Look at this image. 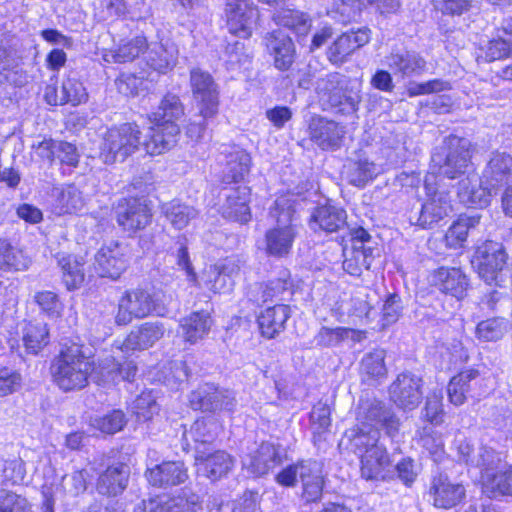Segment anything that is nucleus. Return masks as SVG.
I'll list each match as a JSON object with an SVG mask.
<instances>
[{
	"mask_svg": "<svg viewBox=\"0 0 512 512\" xmlns=\"http://www.w3.org/2000/svg\"><path fill=\"white\" fill-rule=\"evenodd\" d=\"M498 192L495 187L483 183L482 176L478 177L476 174L467 176L458 184V196L461 201L480 208L486 207L491 197Z\"/></svg>",
	"mask_w": 512,
	"mask_h": 512,
	"instance_id": "25",
	"label": "nucleus"
},
{
	"mask_svg": "<svg viewBox=\"0 0 512 512\" xmlns=\"http://www.w3.org/2000/svg\"><path fill=\"white\" fill-rule=\"evenodd\" d=\"M432 285L439 291L462 300L467 293L469 281L460 268L440 267L434 271Z\"/></svg>",
	"mask_w": 512,
	"mask_h": 512,
	"instance_id": "23",
	"label": "nucleus"
},
{
	"mask_svg": "<svg viewBox=\"0 0 512 512\" xmlns=\"http://www.w3.org/2000/svg\"><path fill=\"white\" fill-rule=\"evenodd\" d=\"M129 468L125 464L109 466L97 480V491L106 496H117L127 487Z\"/></svg>",
	"mask_w": 512,
	"mask_h": 512,
	"instance_id": "33",
	"label": "nucleus"
},
{
	"mask_svg": "<svg viewBox=\"0 0 512 512\" xmlns=\"http://www.w3.org/2000/svg\"><path fill=\"white\" fill-rule=\"evenodd\" d=\"M138 421H148L159 411V405L152 391H144L136 397L132 405Z\"/></svg>",
	"mask_w": 512,
	"mask_h": 512,
	"instance_id": "55",
	"label": "nucleus"
},
{
	"mask_svg": "<svg viewBox=\"0 0 512 512\" xmlns=\"http://www.w3.org/2000/svg\"><path fill=\"white\" fill-rule=\"evenodd\" d=\"M512 56V18H506L497 29L496 38L489 41L487 57L497 60Z\"/></svg>",
	"mask_w": 512,
	"mask_h": 512,
	"instance_id": "42",
	"label": "nucleus"
},
{
	"mask_svg": "<svg viewBox=\"0 0 512 512\" xmlns=\"http://www.w3.org/2000/svg\"><path fill=\"white\" fill-rule=\"evenodd\" d=\"M114 212L118 226L129 234L145 229L152 219L151 209L143 197L120 199Z\"/></svg>",
	"mask_w": 512,
	"mask_h": 512,
	"instance_id": "7",
	"label": "nucleus"
},
{
	"mask_svg": "<svg viewBox=\"0 0 512 512\" xmlns=\"http://www.w3.org/2000/svg\"><path fill=\"white\" fill-rule=\"evenodd\" d=\"M422 379L411 372H403L389 386L391 401L403 410L415 409L422 400Z\"/></svg>",
	"mask_w": 512,
	"mask_h": 512,
	"instance_id": "12",
	"label": "nucleus"
},
{
	"mask_svg": "<svg viewBox=\"0 0 512 512\" xmlns=\"http://www.w3.org/2000/svg\"><path fill=\"white\" fill-rule=\"evenodd\" d=\"M346 174L350 184L364 187L375 175V167L367 160L353 161L348 164Z\"/></svg>",
	"mask_w": 512,
	"mask_h": 512,
	"instance_id": "54",
	"label": "nucleus"
},
{
	"mask_svg": "<svg viewBox=\"0 0 512 512\" xmlns=\"http://www.w3.org/2000/svg\"><path fill=\"white\" fill-rule=\"evenodd\" d=\"M384 64L401 79L419 76L426 71L427 62L418 52L406 49L392 50L385 56Z\"/></svg>",
	"mask_w": 512,
	"mask_h": 512,
	"instance_id": "18",
	"label": "nucleus"
},
{
	"mask_svg": "<svg viewBox=\"0 0 512 512\" xmlns=\"http://www.w3.org/2000/svg\"><path fill=\"white\" fill-rule=\"evenodd\" d=\"M190 87L199 117L213 118L218 113L219 89L212 75L200 68L191 69Z\"/></svg>",
	"mask_w": 512,
	"mask_h": 512,
	"instance_id": "6",
	"label": "nucleus"
},
{
	"mask_svg": "<svg viewBox=\"0 0 512 512\" xmlns=\"http://www.w3.org/2000/svg\"><path fill=\"white\" fill-rule=\"evenodd\" d=\"M0 512H32L26 498L6 489H0Z\"/></svg>",
	"mask_w": 512,
	"mask_h": 512,
	"instance_id": "64",
	"label": "nucleus"
},
{
	"mask_svg": "<svg viewBox=\"0 0 512 512\" xmlns=\"http://www.w3.org/2000/svg\"><path fill=\"white\" fill-rule=\"evenodd\" d=\"M93 362L78 343L64 344L50 365L53 382L64 392L78 391L89 383Z\"/></svg>",
	"mask_w": 512,
	"mask_h": 512,
	"instance_id": "1",
	"label": "nucleus"
},
{
	"mask_svg": "<svg viewBox=\"0 0 512 512\" xmlns=\"http://www.w3.org/2000/svg\"><path fill=\"white\" fill-rule=\"evenodd\" d=\"M385 350L376 348L364 355L361 361V371L368 379H380L387 375L385 365Z\"/></svg>",
	"mask_w": 512,
	"mask_h": 512,
	"instance_id": "50",
	"label": "nucleus"
},
{
	"mask_svg": "<svg viewBox=\"0 0 512 512\" xmlns=\"http://www.w3.org/2000/svg\"><path fill=\"white\" fill-rule=\"evenodd\" d=\"M482 482L483 491L489 498L512 496V466L506 464Z\"/></svg>",
	"mask_w": 512,
	"mask_h": 512,
	"instance_id": "43",
	"label": "nucleus"
},
{
	"mask_svg": "<svg viewBox=\"0 0 512 512\" xmlns=\"http://www.w3.org/2000/svg\"><path fill=\"white\" fill-rule=\"evenodd\" d=\"M310 140L322 150H336L342 145L345 127L325 117H312L308 125Z\"/></svg>",
	"mask_w": 512,
	"mask_h": 512,
	"instance_id": "17",
	"label": "nucleus"
},
{
	"mask_svg": "<svg viewBox=\"0 0 512 512\" xmlns=\"http://www.w3.org/2000/svg\"><path fill=\"white\" fill-rule=\"evenodd\" d=\"M84 470H76L62 477L60 488L64 495L76 497L86 490Z\"/></svg>",
	"mask_w": 512,
	"mask_h": 512,
	"instance_id": "62",
	"label": "nucleus"
},
{
	"mask_svg": "<svg viewBox=\"0 0 512 512\" xmlns=\"http://www.w3.org/2000/svg\"><path fill=\"white\" fill-rule=\"evenodd\" d=\"M61 88L64 105L71 104L76 106L87 100L85 87L82 82L75 77L68 76L65 78L62 82Z\"/></svg>",
	"mask_w": 512,
	"mask_h": 512,
	"instance_id": "60",
	"label": "nucleus"
},
{
	"mask_svg": "<svg viewBox=\"0 0 512 512\" xmlns=\"http://www.w3.org/2000/svg\"><path fill=\"white\" fill-rule=\"evenodd\" d=\"M137 373V365L133 360L123 363L116 362L114 358H107L101 364V374L107 381L118 383L119 381H132Z\"/></svg>",
	"mask_w": 512,
	"mask_h": 512,
	"instance_id": "45",
	"label": "nucleus"
},
{
	"mask_svg": "<svg viewBox=\"0 0 512 512\" xmlns=\"http://www.w3.org/2000/svg\"><path fill=\"white\" fill-rule=\"evenodd\" d=\"M219 424L212 418H202L196 420L187 431L183 433V440L187 447L190 446V440L195 443L196 447L207 449L206 445H210L214 442L218 435Z\"/></svg>",
	"mask_w": 512,
	"mask_h": 512,
	"instance_id": "37",
	"label": "nucleus"
},
{
	"mask_svg": "<svg viewBox=\"0 0 512 512\" xmlns=\"http://www.w3.org/2000/svg\"><path fill=\"white\" fill-rule=\"evenodd\" d=\"M128 253L124 243L110 241L103 244L94 257L95 271L100 277L119 278L128 266Z\"/></svg>",
	"mask_w": 512,
	"mask_h": 512,
	"instance_id": "9",
	"label": "nucleus"
},
{
	"mask_svg": "<svg viewBox=\"0 0 512 512\" xmlns=\"http://www.w3.org/2000/svg\"><path fill=\"white\" fill-rule=\"evenodd\" d=\"M62 270V279L68 290L80 288L85 280L83 263L75 256H63L58 261Z\"/></svg>",
	"mask_w": 512,
	"mask_h": 512,
	"instance_id": "46",
	"label": "nucleus"
},
{
	"mask_svg": "<svg viewBox=\"0 0 512 512\" xmlns=\"http://www.w3.org/2000/svg\"><path fill=\"white\" fill-rule=\"evenodd\" d=\"M190 405L194 410L203 412L233 411L236 398L231 390L205 385L191 393Z\"/></svg>",
	"mask_w": 512,
	"mask_h": 512,
	"instance_id": "15",
	"label": "nucleus"
},
{
	"mask_svg": "<svg viewBox=\"0 0 512 512\" xmlns=\"http://www.w3.org/2000/svg\"><path fill=\"white\" fill-rule=\"evenodd\" d=\"M347 214L342 208L333 205H323L317 207L310 218V227L313 230H323L327 233L336 232L342 229L346 224Z\"/></svg>",
	"mask_w": 512,
	"mask_h": 512,
	"instance_id": "32",
	"label": "nucleus"
},
{
	"mask_svg": "<svg viewBox=\"0 0 512 512\" xmlns=\"http://www.w3.org/2000/svg\"><path fill=\"white\" fill-rule=\"evenodd\" d=\"M147 48L146 38L137 36L128 42L121 44L113 53L114 62L126 63L137 58Z\"/></svg>",
	"mask_w": 512,
	"mask_h": 512,
	"instance_id": "57",
	"label": "nucleus"
},
{
	"mask_svg": "<svg viewBox=\"0 0 512 512\" xmlns=\"http://www.w3.org/2000/svg\"><path fill=\"white\" fill-rule=\"evenodd\" d=\"M166 312V306L156 294L146 289L135 288L125 291L120 297L115 322L118 325H128L134 319L163 316Z\"/></svg>",
	"mask_w": 512,
	"mask_h": 512,
	"instance_id": "4",
	"label": "nucleus"
},
{
	"mask_svg": "<svg viewBox=\"0 0 512 512\" xmlns=\"http://www.w3.org/2000/svg\"><path fill=\"white\" fill-rule=\"evenodd\" d=\"M162 211L171 225L179 230L185 228L198 215L194 207L178 201L164 204Z\"/></svg>",
	"mask_w": 512,
	"mask_h": 512,
	"instance_id": "49",
	"label": "nucleus"
},
{
	"mask_svg": "<svg viewBox=\"0 0 512 512\" xmlns=\"http://www.w3.org/2000/svg\"><path fill=\"white\" fill-rule=\"evenodd\" d=\"M269 215L276 225L265 233V251L269 256L285 257L290 253L297 235L296 200L286 195L278 197Z\"/></svg>",
	"mask_w": 512,
	"mask_h": 512,
	"instance_id": "2",
	"label": "nucleus"
},
{
	"mask_svg": "<svg viewBox=\"0 0 512 512\" xmlns=\"http://www.w3.org/2000/svg\"><path fill=\"white\" fill-rule=\"evenodd\" d=\"M167 512H196L201 508L199 495L189 489H183L178 495L164 502Z\"/></svg>",
	"mask_w": 512,
	"mask_h": 512,
	"instance_id": "52",
	"label": "nucleus"
},
{
	"mask_svg": "<svg viewBox=\"0 0 512 512\" xmlns=\"http://www.w3.org/2000/svg\"><path fill=\"white\" fill-rule=\"evenodd\" d=\"M221 154L225 157L223 181L226 183H237L243 180L250 171V155L244 149L237 146H225Z\"/></svg>",
	"mask_w": 512,
	"mask_h": 512,
	"instance_id": "27",
	"label": "nucleus"
},
{
	"mask_svg": "<svg viewBox=\"0 0 512 512\" xmlns=\"http://www.w3.org/2000/svg\"><path fill=\"white\" fill-rule=\"evenodd\" d=\"M507 254L501 243L487 241L480 246L472 260L479 276L487 283L497 281L498 273L506 264Z\"/></svg>",
	"mask_w": 512,
	"mask_h": 512,
	"instance_id": "11",
	"label": "nucleus"
},
{
	"mask_svg": "<svg viewBox=\"0 0 512 512\" xmlns=\"http://www.w3.org/2000/svg\"><path fill=\"white\" fill-rule=\"evenodd\" d=\"M482 182L498 191L512 187V156L506 152L493 151L482 171Z\"/></svg>",
	"mask_w": 512,
	"mask_h": 512,
	"instance_id": "19",
	"label": "nucleus"
},
{
	"mask_svg": "<svg viewBox=\"0 0 512 512\" xmlns=\"http://www.w3.org/2000/svg\"><path fill=\"white\" fill-rule=\"evenodd\" d=\"M30 260L23 252L13 247L7 240L0 239V269L3 271H23Z\"/></svg>",
	"mask_w": 512,
	"mask_h": 512,
	"instance_id": "47",
	"label": "nucleus"
},
{
	"mask_svg": "<svg viewBox=\"0 0 512 512\" xmlns=\"http://www.w3.org/2000/svg\"><path fill=\"white\" fill-rule=\"evenodd\" d=\"M147 49L146 62L153 70L165 74L176 65L177 51L174 45L154 43Z\"/></svg>",
	"mask_w": 512,
	"mask_h": 512,
	"instance_id": "40",
	"label": "nucleus"
},
{
	"mask_svg": "<svg viewBox=\"0 0 512 512\" xmlns=\"http://www.w3.org/2000/svg\"><path fill=\"white\" fill-rule=\"evenodd\" d=\"M299 480L302 485L301 499L305 503H316L321 500L324 488V475L320 462L315 460L303 461Z\"/></svg>",
	"mask_w": 512,
	"mask_h": 512,
	"instance_id": "24",
	"label": "nucleus"
},
{
	"mask_svg": "<svg viewBox=\"0 0 512 512\" xmlns=\"http://www.w3.org/2000/svg\"><path fill=\"white\" fill-rule=\"evenodd\" d=\"M212 323L209 312L203 310L192 312L180 320V333L185 341L195 344L208 335Z\"/></svg>",
	"mask_w": 512,
	"mask_h": 512,
	"instance_id": "35",
	"label": "nucleus"
},
{
	"mask_svg": "<svg viewBox=\"0 0 512 512\" xmlns=\"http://www.w3.org/2000/svg\"><path fill=\"white\" fill-rule=\"evenodd\" d=\"M142 132L135 123H123L110 128L100 146V158L105 164L124 162L142 144Z\"/></svg>",
	"mask_w": 512,
	"mask_h": 512,
	"instance_id": "3",
	"label": "nucleus"
},
{
	"mask_svg": "<svg viewBox=\"0 0 512 512\" xmlns=\"http://www.w3.org/2000/svg\"><path fill=\"white\" fill-rule=\"evenodd\" d=\"M331 409L321 401L316 403L310 412V425L314 436H321L329 431L331 426Z\"/></svg>",
	"mask_w": 512,
	"mask_h": 512,
	"instance_id": "59",
	"label": "nucleus"
},
{
	"mask_svg": "<svg viewBox=\"0 0 512 512\" xmlns=\"http://www.w3.org/2000/svg\"><path fill=\"white\" fill-rule=\"evenodd\" d=\"M145 476L150 485L167 489L184 483L188 479V471L182 461H164L148 468Z\"/></svg>",
	"mask_w": 512,
	"mask_h": 512,
	"instance_id": "21",
	"label": "nucleus"
},
{
	"mask_svg": "<svg viewBox=\"0 0 512 512\" xmlns=\"http://www.w3.org/2000/svg\"><path fill=\"white\" fill-rule=\"evenodd\" d=\"M263 43L277 70L285 72L292 67L297 51L293 39L288 34L280 29L267 32Z\"/></svg>",
	"mask_w": 512,
	"mask_h": 512,
	"instance_id": "14",
	"label": "nucleus"
},
{
	"mask_svg": "<svg viewBox=\"0 0 512 512\" xmlns=\"http://www.w3.org/2000/svg\"><path fill=\"white\" fill-rule=\"evenodd\" d=\"M506 464L501 453L487 446L477 447L476 456L471 459V466L481 469L482 481L502 469Z\"/></svg>",
	"mask_w": 512,
	"mask_h": 512,
	"instance_id": "44",
	"label": "nucleus"
},
{
	"mask_svg": "<svg viewBox=\"0 0 512 512\" xmlns=\"http://www.w3.org/2000/svg\"><path fill=\"white\" fill-rule=\"evenodd\" d=\"M345 437L349 441L350 450L360 457L368 454L371 450L383 447L378 443L380 437L379 428L372 426L359 424L356 428L347 430Z\"/></svg>",
	"mask_w": 512,
	"mask_h": 512,
	"instance_id": "34",
	"label": "nucleus"
},
{
	"mask_svg": "<svg viewBox=\"0 0 512 512\" xmlns=\"http://www.w3.org/2000/svg\"><path fill=\"white\" fill-rule=\"evenodd\" d=\"M451 212L452 205L449 194L444 191H435L430 199L422 204L420 211L410 219L412 221L415 218V223L418 226L431 229Z\"/></svg>",
	"mask_w": 512,
	"mask_h": 512,
	"instance_id": "20",
	"label": "nucleus"
},
{
	"mask_svg": "<svg viewBox=\"0 0 512 512\" xmlns=\"http://www.w3.org/2000/svg\"><path fill=\"white\" fill-rule=\"evenodd\" d=\"M195 461L203 466L205 475L212 481L225 477L234 466L233 457L223 450L210 453L209 449L196 447Z\"/></svg>",
	"mask_w": 512,
	"mask_h": 512,
	"instance_id": "26",
	"label": "nucleus"
},
{
	"mask_svg": "<svg viewBox=\"0 0 512 512\" xmlns=\"http://www.w3.org/2000/svg\"><path fill=\"white\" fill-rule=\"evenodd\" d=\"M153 123L155 126L149 128L141 146L149 155H160L176 144L180 128L178 124Z\"/></svg>",
	"mask_w": 512,
	"mask_h": 512,
	"instance_id": "22",
	"label": "nucleus"
},
{
	"mask_svg": "<svg viewBox=\"0 0 512 512\" xmlns=\"http://www.w3.org/2000/svg\"><path fill=\"white\" fill-rule=\"evenodd\" d=\"M197 286H204L214 293L230 291L234 281H228L216 265H209L202 274Z\"/></svg>",
	"mask_w": 512,
	"mask_h": 512,
	"instance_id": "53",
	"label": "nucleus"
},
{
	"mask_svg": "<svg viewBox=\"0 0 512 512\" xmlns=\"http://www.w3.org/2000/svg\"><path fill=\"white\" fill-rule=\"evenodd\" d=\"M465 494L464 486L452 481L446 474H436L430 481L428 495L437 508L451 509L461 503Z\"/></svg>",
	"mask_w": 512,
	"mask_h": 512,
	"instance_id": "16",
	"label": "nucleus"
},
{
	"mask_svg": "<svg viewBox=\"0 0 512 512\" xmlns=\"http://www.w3.org/2000/svg\"><path fill=\"white\" fill-rule=\"evenodd\" d=\"M356 50L349 36V32L340 35L328 48L327 58L335 65L342 64L346 61L347 57Z\"/></svg>",
	"mask_w": 512,
	"mask_h": 512,
	"instance_id": "56",
	"label": "nucleus"
},
{
	"mask_svg": "<svg viewBox=\"0 0 512 512\" xmlns=\"http://www.w3.org/2000/svg\"><path fill=\"white\" fill-rule=\"evenodd\" d=\"M357 420L359 424L386 429L390 437H394L399 429V419L383 401L376 398H361L357 408Z\"/></svg>",
	"mask_w": 512,
	"mask_h": 512,
	"instance_id": "8",
	"label": "nucleus"
},
{
	"mask_svg": "<svg viewBox=\"0 0 512 512\" xmlns=\"http://www.w3.org/2000/svg\"><path fill=\"white\" fill-rule=\"evenodd\" d=\"M281 461L276 446L269 442H262L254 454L250 456L248 467L255 475L262 476L281 464Z\"/></svg>",
	"mask_w": 512,
	"mask_h": 512,
	"instance_id": "39",
	"label": "nucleus"
},
{
	"mask_svg": "<svg viewBox=\"0 0 512 512\" xmlns=\"http://www.w3.org/2000/svg\"><path fill=\"white\" fill-rule=\"evenodd\" d=\"M48 338L49 331L45 323H29L25 329L23 341L30 353L37 354L48 344Z\"/></svg>",
	"mask_w": 512,
	"mask_h": 512,
	"instance_id": "51",
	"label": "nucleus"
},
{
	"mask_svg": "<svg viewBox=\"0 0 512 512\" xmlns=\"http://www.w3.org/2000/svg\"><path fill=\"white\" fill-rule=\"evenodd\" d=\"M290 314L291 309L288 305L278 304L266 308L257 319L261 334L268 339L275 338L284 331Z\"/></svg>",
	"mask_w": 512,
	"mask_h": 512,
	"instance_id": "30",
	"label": "nucleus"
},
{
	"mask_svg": "<svg viewBox=\"0 0 512 512\" xmlns=\"http://www.w3.org/2000/svg\"><path fill=\"white\" fill-rule=\"evenodd\" d=\"M126 417L123 411L113 410L92 420V426L105 434H115L123 429Z\"/></svg>",
	"mask_w": 512,
	"mask_h": 512,
	"instance_id": "58",
	"label": "nucleus"
},
{
	"mask_svg": "<svg viewBox=\"0 0 512 512\" xmlns=\"http://www.w3.org/2000/svg\"><path fill=\"white\" fill-rule=\"evenodd\" d=\"M273 21L292 31L298 38L308 35L312 28L311 16L297 9L281 8L274 12Z\"/></svg>",
	"mask_w": 512,
	"mask_h": 512,
	"instance_id": "36",
	"label": "nucleus"
},
{
	"mask_svg": "<svg viewBox=\"0 0 512 512\" xmlns=\"http://www.w3.org/2000/svg\"><path fill=\"white\" fill-rule=\"evenodd\" d=\"M506 332V322L503 318H492L480 322L476 327L479 339L485 341H497Z\"/></svg>",
	"mask_w": 512,
	"mask_h": 512,
	"instance_id": "61",
	"label": "nucleus"
},
{
	"mask_svg": "<svg viewBox=\"0 0 512 512\" xmlns=\"http://www.w3.org/2000/svg\"><path fill=\"white\" fill-rule=\"evenodd\" d=\"M361 476L366 480L379 481L387 479L386 469L390 465L389 457L384 447L371 450L361 457Z\"/></svg>",
	"mask_w": 512,
	"mask_h": 512,
	"instance_id": "38",
	"label": "nucleus"
},
{
	"mask_svg": "<svg viewBox=\"0 0 512 512\" xmlns=\"http://www.w3.org/2000/svg\"><path fill=\"white\" fill-rule=\"evenodd\" d=\"M480 227V213L461 215L447 230L445 234L446 245L453 249L463 247L468 236H473L476 232H479Z\"/></svg>",
	"mask_w": 512,
	"mask_h": 512,
	"instance_id": "28",
	"label": "nucleus"
},
{
	"mask_svg": "<svg viewBox=\"0 0 512 512\" xmlns=\"http://www.w3.org/2000/svg\"><path fill=\"white\" fill-rule=\"evenodd\" d=\"M165 332L161 322H145L134 328L124 341V347L131 350H143L152 347Z\"/></svg>",
	"mask_w": 512,
	"mask_h": 512,
	"instance_id": "31",
	"label": "nucleus"
},
{
	"mask_svg": "<svg viewBox=\"0 0 512 512\" xmlns=\"http://www.w3.org/2000/svg\"><path fill=\"white\" fill-rule=\"evenodd\" d=\"M446 144L447 153L443 162L440 156H434L433 162L439 164L440 174L449 179H455L465 173L470 163V142L465 138L452 136L448 138Z\"/></svg>",
	"mask_w": 512,
	"mask_h": 512,
	"instance_id": "10",
	"label": "nucleus"
},
{
	"mask_svg": "<svg viewBox=\"0 0 512 512\" xmlns=\"http://www.w3.org/2000/svg\"><path fill=\"white\" fill-rule=\"evenodd\" d=\"M350 329L345 327L328 328L322 327L316 334L314 340L316 345L321 347H333L347 339Z\"/></svg>",
	"mask_w": 512,
	"mask_h": 512,
	"instance_id": "63",
	"label": "nucleus"
},
{
	"mask_svg": "<svg viewBox=\"0 0 512 512\" xmlns=\"http://www.w3.org/2000/svg\"><path fill=\"white\" fill-rule=\"evenodd\" d=\"M184 105L180 97L168 92L164 95L156 111L151 116V122L177 124L176 121L184 116Z\"/></svg>",
	"mask_w": 512,
	"mask_h": 512,
	"instance_id": "41",
	"label": "nucleus"
},
{
	"mask_svg": "<svg viewBox=\"0 0 512 512\" xmlns=\"http://www.w3.org/2000/svg\"><path fill=\"white\" fill-rule=\"evenodd\" d=\"M350 245L343 247V269L352 276L359 277L368 270L379 250L372 246L370 234L362 227L351 228Z\"/></svg>",
	"mask_w": 512,
	"mask_h": 512,
	"instance_id": "5",
	"label": "nucleus"
},
{
	"mask_svg": "<svg viewBox=\"0 0 512 512\" xmlns=\"http://www.w3.org/2000/svg\"><path fill=\"white\" fill-rule=\"evenodd\" d=\"M226 16L230 33L249 38L259 20V10L252 0H242L239 4L226 3Z\"/></svg>",
	"mask_w": 512,
	"mask_h": 512,
	"instance_id": "13",
	"label": "nucleus"
},
{
	"mask_svg": "<svg viewBox=\"0 0 512 512\" xmlns=\"http://www.w3.org/2000/svg\"><path fill=\"white\" fill-rule=\"evenodd\" d=\"M22 60V50L19 40L15 37H0V74L5 70L18 67Z\"/></svg>",
	"mask_w": 512,
	"mask_h": 512,
	"instance_id": "48",
	"label": "nucleus"
},
{
	"mask_svg": "<svg viewBox=\"0 0 512 512\" xmlns=\"http://www.w3.org/2000/svg\"><path fill=\"white\" fill-rule=\"evenodd\" d=\"M249 197L250 188L247 186H238L231 189L226 194V201L221 208L223 217L240 223H247L251 218L248 206Z\"/></svg>",
	"mask_w": 512,
	"mask_h": 512,
	"instance_id": "29",
	"label": "nucleus"
}]
</instances>
